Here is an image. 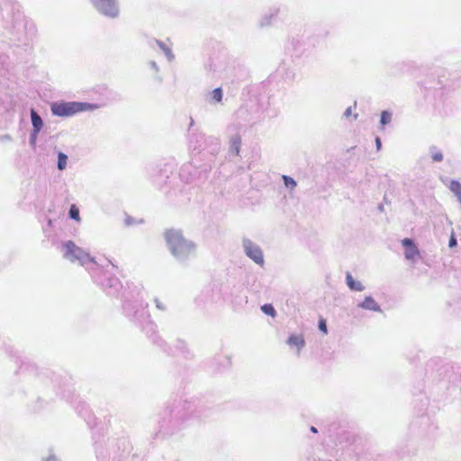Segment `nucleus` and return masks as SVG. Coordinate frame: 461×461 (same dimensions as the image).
<instances>
[{"label":"nucleus","instance_id":"15","mask_svg":"<svg viewBox=\"0 0 461 461\" xmlns=\"http://www.w3.org/2000/svg\"><path fill=\"white\" fill-rule=\"evenodd\" d=\"M210 95H211L212 103H213V104L221 103L222 101V97H223L222 89L221 87H217L211 92Z\"/></svg>","mask_w":461,"mask_h":461},{"label":"nucleus","instance_id":"7","mask_svg":"<svg viewBox=\"0 0 461 461\" xmlns=\"http://www.w3.org/2000/svg\"><path fill=\"white\" fill-rule=\"evenodd\" d=\"M442 182L449 191L455 195L456 201L461 205V183L455 179H443Z\"/></svg>","mask_w":461,"mask_h":461},{"label":"nucleus","instance_id":"6","mask_svg":"<svg viewBox=\"0 0 461 461\" xmlns=\"http://www.w3.org/2000/svg\"><path fill=\"white\" fill-rule=\"evenodd\" d=\"M404 247V258L411 263H416L420 258V250L411 239L405 238L402 240Z\"/></svg>","mask_w":461,"mask_h":461},{"label":"nucleus","instance_id":"4","mask_svg":"<svg viewBox=\"0 0 461 461\" xmlns=\"http://www.w3.org/2000/svg\"><path fill=\"white\" fill-rule=\"evenodd\" d=\"M95 10L110 19H116L120 15V4L118 0H89Z\"/></svg>","mask_w":461,"mask_h":461},{"label":"nucleus","instance_id":"1","mask_svg":"<svg viewBox=\"0 0 461 461\" xmlns=\"http://www.w3.org/2000/svg\"><path fill=\"white\" fill-rule=\"evenodd\" d=\"M164 239L167 249L176 261L185 263L196 256L197 244L186 239L180 230H166Z\"/></svg>","mask_w":461,"mask_h":461},{"label":"nucleus","instance_id":"9","mask_svg":"<svg viewBox=\"0 0 461 461\" xmlns=\"http://www.w3.org/2000/svg\"><path fill=\"white\" fill-rule=\"evenodd\" d=\"M279 14V8H272L268 13L261 16L258 21V26L260 28L268 27L272 24L273 21L276 18Z\"/></svg>","mask_w":461,"mask_h":461},{"label":"nucleus","instance_id":"22","mask_svg":"<svg viewBox=\"0 0 461 461\" xmlns=\"http://www.w3.org/2000/svg\"><path fill=\"white\" fill-rule=\"evenodd\" d=\"M99 265H100L99 267H96V266L93 265L95 267H89L88 266H87V267H86L88 271L92 272V275H93V276H94V279H96V276H95V269H98L99 267H102V268H103V267H105V265H102V264H100V263H99ZM110 265H111L113 267H114V265L111 262V260L106 259V266H110Z\"/></svg>","mask_w":461,"mask_h":461},{"label":"nucleus","instance_id":"24","mask_svg":"<svg viewBox=\"0 0 461 461\" xmlns=\"http://www.w3.org/2000/svg\"><path fill=\"white\" fill-rule=\"evenodd\" d=\"M39 132H36L35 130H32L31 135H30V144L31 146L34 147L36 144V140L38 138Z\"/></svg>","mask_w":461,"mask_h":461},{"label":"nucleus","instance_id":"26","mask_svg":"<svg viewBox=\"0 0 461 461\" xmlns=\"http://www.w3.org/2000/svg\"><path fill=\"white\" fill-rule=\"evenodd\" d=\"M319 329L324 332V333H327L328 330H327V325H326V321L325 320L321 319L320 321H319Z\"/></svg>","mask_w":461,"mask_h":461},{"label":"nucleus","instance_id":"2","mask_svg":"<svg viewBox=\"0 0 461 461\" xmlns=\"http://www.w3.org/2000/svg\"><path fill=\"white\" fill-rule=\"evenodd\" d=\"M63 258L72 263L77 262L80 266L87 267L89 264L99 267V263L86 250L76 245L72 240L62 243Z\"/></svg>","mask_w":461,"mask_h":461},{"label":"nucleus","instance_id":"29","mask_svg":"<svg viewBox=\"0 0 461 461\" xmlns=\"http://www.w3.org/2000/svg\"><path fill=\"white\" fill-rule=\"evenodd\" d=\"M44 461H59V460L56 456L50 454L49 456Z\"/></svg>","mask_w":461,"mask_h":461},{"label":"nucleus","instance_id":"10","mask_svg":"<svg viewBox=\"0 0 461 461\" xmlns=\"http://www.w3.org/2000/svg\"><path fill=\"white\" fill-rule=\"evenodd\" d=\"M287 344L290 347L296 348V353L299 355L302 348L305 346V340L302 334H292L287 339Z\"/></svg>","mask_w":461,"mask_h":461},{"label":"nucleus","instance_id":"12","mask_svg":"<svg viewBox=\"0 0 461 461\" xmlns=\"http://www.w3.org/2000/svg\"><path fill=\"white\" fill-rule=\"evenodd\" d=\"M241 146V138L240 135L235 134L230 140L229 153L231 155L239 156Z\"/></svg>","mask_w":461,"mask_h":461},{"label":"nucleus","instance_id":"3","mask_svg":"<svg viewBox=\"0 0 461 461\" xmlns=\"http://www.w3.org/2000/svg\"><path fill=\"white\" fill-rule=\"evenodd\" d=\"M98 106L95 104L83 102H57L51 104V113L59 117L72 116L77 113L95 110Z\"/></svg>","mask_w":461,"mask_h":461},{"label":"nucleus","instance_id":"33","mask_svg":"<svg viewBox=\"0 0 461 461\" xmlns=\"http://www.w3.org/2000/svg\"><path fill=\"white\" fill-rule=\"evenodd\" d=\"M3 140H11V137L9 135H5L3 137Z\"/></svg>","mask_w":461,"mask_h":461},{"label":"nucleus","instance_id":"16","mask_svg":"<svg viewBox=\"0 0 461 461\" xmlns=\"http://www.w3.org/2000/svg\"><path fill=\"white\" fill-rule=\"evenodd\" d=\"M429 154L434 162H440L443 160L442 152L436 147H431L429 149Z\"/></svg>","mask_w":461,"mask_h":461},{"label":"nucleus","instance_id":"19","mask_svg":"<svg viewBox=\"0 0 461 461\" xmlns=\"http://www.w3.org/2000/svg\"><path fill=\"white\" fill-rule=\"evenodd\" d=\"M282 178L284 181V185L286 188H289L290 190H294L296 187V185H297L296 181L293 177H291L289 176L283 175Z\"/></svg>","mask_w":461,"mask_h":461},{"label":"nucleus","instance_id":"27","mask_svg":"<svg viewBox=\"0 0 461 461\" xmlns=\"http://www.w3.org/2000/svg\"><path fill=\"white\" fill-rule=\"evenodd\" d=\"M456 244H457V242H456V237H455L454 232H452L451 237H450V239H449L448 247H449V248H454V247H456Z\"/></svg>","mask_w":461,"mask_h":461},{"label":"nucleus","instance_id":"8","mask_svg":"<svg viewBox=\"0 0 461 461\" xmlns=\"http://www.w3.org/2000/svg\"><path fill=\"white\" fill-rule=\"evenodd\" d=\"M358 308H361L363 310L375 312H382V308L378 304V303L370 295L366 296L363 302L359 303L357 304Z\"/></svg>","mask_w":461,"mask_h":461},{"label":"nucleus","instance_id":"13","mask_svg":"<svg viewBox=\"0 0 461 461\" xmlns=\"http://www.w3.org/2000/svg\"><path fill=\"white\" fill-rule=\"evenodd\" d=\"M31 120L32 124V130H35L36 132H40L43 126V122L41 117L37 113V112L34 109H31Z\"/></svg>","mask_w":461,"mask_h":461},{"label":"nucleus","instance_id":"34","mask_svg":"<svg viewBox=\"0 0 461 461\" xmlns=\"http://www.w3.org/2000/svg\"><path fill=\"white\" fill-rule=\"evenodd\" d=\"M357 117H358V114H357V113H355V114H354V120H357Z\"/></svg>","mask_w":461,"mask_h":461},{"label":"nucleus","instance_id":"35","mask_svg":"<svg viewBox=\"0 0 461 461\" xmlns=\"http://www.w3.org/2000/svg\"><path fill=\"white\" fill-rule=\"evenodd\" d=\"M157 78H158V80L159 82H161V81H162V78H161L160 77H158Z\"/></svg>","mask_w":461,"mask_h":461},{"label":"nucleus","instance_id":"32","mask_svg":"<svg viewBox=\"0 0 461 461\" xmlns=\"http://www.w3.org/2000/svg\"><path fill=\"white\" fill-rule=\"evenodd\" d=\"M311 431L312 433H317L318 432L317 429L315 427H313V426L311 427Z\"/></svg>","mask_w":461,"mask_h":461},{"label":"nucleus","instance_id":"17","mask_svg":"<svg viewBox=\"0 0 461 461\" xmlns=\"http://www.w3.org/2000/svg\"><path fill=\"white\" fill-rule=\"evenodd\" d=\"M68 164V156L63 152H59L58 154V168L59 170H64L67 167Z\"/></svg>","mask_w":461,"mask_h":461},{"label":"nucleus","instance_id":"23","mask_svg":"<svg viewBox=\"0 0 461 461\" xmlns=\"http://www.w3.org/2000/svg\"><path fill=\"white\" fill-rule=\"evenodd\" d=\"M105 285L110 288H116L117 286H120V281L116 277H111L107 280V284Z\"/></svg>","mask_w":461,"mask_h":461},{"label":"nucleus","instance_id":"28","mask_svg":"<svg viewBox=\"0 0 461 461\" xmlns=\"http://www.w3.org/2000/svg\"><path fill=\"white\" fill-rule=\"evenodd\" d=\"M352 114V106H348L343 113L345 118H348Z\"/></svg>","mask_w":461,"mask_h":461},{"label":"nucleus","instance_id":"21","mask_svg":"<svg viewBox=\"0 0 461 461\" xmlns=\"http://www.w3.org/2000/svg\"><path fill=\"white\" fill-rule=\"evenodd\" d=\"M261 311L271 317H275L276 315V312L272 304L266 303L261 306Z\"/></svg>","mask_w":461,"mask_h":461},{"label":"nucleus","instance_id":"11","mask_svg":"<svg viewBox=\"0 0 461 461\" xmlns=\"http://www.w3.org/2000/svg\"><path fill=\"white\" fill-rule=\"evenodd\" d=\"M346 284L351 291L362 292L365 290L363 284L355 280L349 272L346 274Z\"/></svg>","mask_w":461,"mask_h":461},{"label":"nucleus","instance_id":"20","mask_svg":"<svg viewBox=\"0 0 461 461\" xmlns=\"http://www.w3.org/2000/svg\"><path fill=\"white\" fill-rule=\"evenodd\" d=\"M68 215L71 219L77 221L79 222L81 221L80 215H79V209L77 207L76 204H72L68 211Z\"/></svg>","mask_w":461,"mask_h":461},{"label":"nucleus","instance_id":"5","mask_svg":"<svg viewBox=\"0 0 461 461\" xmlns=\"http://www.w3.org/2000/svg\"><path fill=\"white\" fill-rule=\"evenodd\" d=\"M242 248L245 255L255 264L263 267L265 264L263 250L259 245L249 238L242 239Z\"/></svg>","mask_w":461,"mask_h":461},{"label":"nucleus","instance_id":"31","mask_svg":"<svg viewBox=\"0 0 461 461\" xmlns=\"http://www.w3.org/2000/svg\"><path fill=\"white\" fill-rule=\"evenodd\" d=\"M155 303H156L157 308H158L160 310H165V307L163 306V304L158 299L155 300Z\"/></svg>","mask_w":461,"mask_h":461},{"label":"nucleus","instance_id":"25","mask_svg":"<svg viewBox=\"0 0 461 461\" xmlns=\"http://www.w3.org/2000/svg\"><path fill=\"white\" fill-rule=\"evenodd\" d=\"M148 65L155 73L158 74L159 72V67L156 61L150 60L149 61Z\"/></svg>","mask_w":461,"mask_h":461},{"label":"nucleus","instance_id":"18","mask_svg":"<svg viewBox=\"0 0 461 461\" xmlns=\"http://www.w3.org/2000/svg\"><path fill=\"white\" fill-rule=\"evenodd\" d=\"M393 114L389 111H383L381 113L380 123L383 127L392 122Z\"/></svg>","mask_w":461,"mask_h":461},{"label":"nucleus","instance_id":"14","mask_svg":"<svg viewBox=\"0 0 461 461\" xmlns=\"http://www.w3.org/2000/svg\"><path fill=\"white\" fill-rule=\"evenodd\" d=\"M157 45L159 47V49L163 51L165 54L167 59L171 62L175 59V55L169 46H167L165 42L156 40Z\"/></svg>","mask_w":461,"mask_h":461},{"label":"nucleus","instance_id":"30","mask_svg":"<svg viewBox=\"0 0 461 461\" xmlns=\"http://www.w3.org/2000/svg\"><path fill=\"white\" fill-rule=\"evenodd\" d=\"M375 146H376V149L380 150V149L382 147V142H381V140L379 137L375 138Z\"/></svg>","mask_w":461,"mask_h":461}]
</instances>
